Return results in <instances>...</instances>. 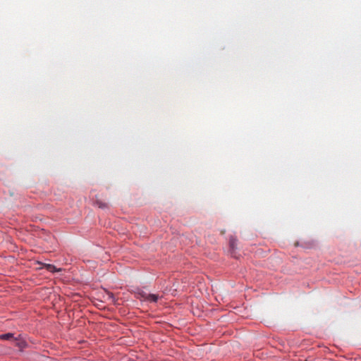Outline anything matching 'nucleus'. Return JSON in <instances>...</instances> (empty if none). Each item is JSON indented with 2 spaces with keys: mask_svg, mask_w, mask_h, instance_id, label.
Instances as JSON below:
<instances>
[{
  "mask_svg": "<svg viewBox=\"0 0 361 361\" xmlns=\"http://www.w3.org/2000/svg\"><path fill=\"white\" fill-rule=\"evenodd\" d=\"M158 299L159 295L156 294H148V295H146V301L156 302Z\"/></svg>",
  "mask_w": 361,
  "mask_h": 361,
  "instance_id": "obj_1",
  "label": "nucleus"
},
{
  "mask_svg": "<svg viewBox=\"0 0 361 361\" xmlns=\"http://www.w3.org/2000/svg\"><path fill=\"white\" fill-rule=\"evenodd\" d=\"M14 343L20 349H23L27 345L26 342L22 340L15 339Z\"/></svg>",
  "mask_w": 361,
  "mask_h": 361,
  "instance_id": "obj_2",
  "label": "nucleus"
},
{
  "mask_svg": "<svg viewBox=\"0 0 361 361\" xmlns=\"http://www.w3.org/2000/svg\"><path fill=\"white\" fill-rule=\"evenodd\" d=\"M46 267V269L50 271V272H57V271H61V269H57L54 265H52V264H46L45 265Z\"/></svg>",
  "mask_w": 361,
  "mask_h": 361,
  "instance_id": "obj_3",
  "label": "nucleus"
},
{
  "mask_svg": "<svg viewBox=\"0 0 361 361\" xmlns=\"http://www.w3.org/2000/svg\"><path fill=\"white\" fill-rule=\"evenodd\" d=\"M13 337V334L11 333H8V334L0 335V339H1V340H9Z\"/></svg>",
  "mask_w": 361,
  "mask_h": 361,
  "instance_id": "obj_4",
  "label": "nucleus"
},
{
  "mask_svg": "<svg viewBox=\"0 0 361 361\" xmlns=\"http://www.w3.org/2000/svg\"><path fill=\"white\" fill-rule=\"evenodd\" d=\"M236 239L234 238H231L230 240H229V243H230V246L232 249H235V246H236Z\"/></svg>",
  "mask_w": 361,
  "mask_h": 361,
  "instance_id": "obj_5",
  "label": "nucleus"
},
{
  "mask_svg": "<svg viewBox=\"0 0 361 361\" xmlns=\"http://www.w3.org/2000/svg\"><path fill=\"white\" fill-rule=\"evenodd\" d=\"M148 294L149 293H145V292L140 293H138V295H140L139 298L143 299L144 300H146V295H148Z\"/></svg>",
  "mask_w": 361,
  "mask_h": 361,
  "instance_id": "obj_6",
  "label": "nucleus"
},
{
  "mask_svg": "<svg viewBox=\"0 0 361 361\" xmlns=\"http://www.w3.org/2000/svg\"><path fill=\"white\" fill-rule=\"evenodd\" d=\"M97 204L100 208H105L106 207V203H102V202H97Z\"/></svg>",
  "mask_w": 361,
  "mask_h": 361,
  "instance_id": "obj_7",
  "label": "nucleus"
},
{
  "mask_svg": "<svg viewBox=\"0 0 361 361\" xmlns=\"http://www.w3.org/2000/svg\"><path fill=\"white\" fill-rule=\"evenodd\" d=\"M109 298L112 299V300H114V296L112 293H108Z\"/></svg>",
  "mask_w": 361,
  "mask_h": 361,
  "instance_id": "obj_8",
  "label": "nucleus"
}]
</instances>
